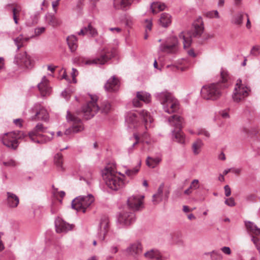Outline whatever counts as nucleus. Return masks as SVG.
<instances>
[{"label":"nucleus","instance_id":"e433bc0d","mask_svg":"<svg viewBox=\"0 0 260 260\" xmlns=\"http://www.w3.org/2000/svg\"><path fill=\"white\" fill-rule=\"evenodd\" d=\"M243 15L241 13H238L235 15L231 20V22L235 25L241 26L243 23Z\"/></svg>","mask_w":260,"mask_h":260},{"label":"nucleus","instance_id":"f257e3e1","mask_svg":"<svg viewBox=\"0 0 260 260\" xmlns=\"http://www.w3.org/2000/svg\"><path fill=\"white\" fill-rule=\"evenodd\" d=\"M221 81L203 86L201 94L203 98L207 100H216L222 95V90L228 87L230 75L224 69L220 70Z\"/></svg>","mask_w":260,"mask_h":260},{"label":"nucleus","instance_id":"a18cd8bd","mask_svg":"<svg viewBox=\"0 0 260 260\" xmlns=\"http://www.w3.org/2000/svg\"><path fill=\"white\" fill-rule=\"evenodd\" d=\"M251 240L253 243L255 244L257 249L258 250L260 253V240L258 238H255L254 237H253Z\"/></svg>","mask_w":260,"mask_h":260},{"label":"nucleus","instance_id":"338daca9","mask_svg":"<svg viewBox=\"0 0 260 260\" xmlns=\"http://www.w3.org/2000/svg\"><path fill=\"white\" fill-rule=\"evenodd\" d=\"M218 158L219 159H221L222 160H225V154H224V153L223 152H221L220 154L218 156Z\"/></svg>","mask_w":260,"mask_h":260},{"label":"nucleus","instance_id":"c9c22d12","mask_svg":"<svg viewBox=\"0 0 260 260\" xmlns=\"http://www.w3.org/2000/svg\"><path fill=\"white\" fill-rule=\"evenodd\" d=\"M165 8L166 5L164 4H161L158 2L152 3L150 6L152 12L153 14L157 13V12L155 11V9L157 8L159 11H161L164 10Z\"/></svg>","mask_w":260,"mask_h":260},{"label":"nucleus","instance_id":"1a4fd4ad","mask_svg":"<svg viewBox=\"0 0 260 260\" xmlns=\"http://www.w3.org/2000/svg\"><path fill=\"white\" fill-rule=\"evenodd\" d=\"M94 201V197L91 194L79 196L72 201V207L77 211H82L83 213H85L86 209L91 205Z\"/></svg>","mask_w":260,"mask_h":260},{"label":"nucleus","instance_id":"49530a36","mask_svg":"<svg viewBox=\"0 0 260 260\" xmlns=\"http://www.w3.org/2000/svg\"><path fill=\"white\" fill-rule=\"evenodd\" d=\"M225 204L229 206L233 207L235 206V200L233 198H230L225 200Z\"/></svg>","mask_w":260,"mask_h":260},{"label":"nucleus","instance_id":"4d7b16f0","mask_svg":"<svg viewBox=\"0 0 260 260\" xmlns=\"http://www.w3.org/2000/svg\"><path fill=\"white\" fill-rule=\"evenodd\" d=\"M203 37L204 40L207 41L209 39L213 38L214 37V35L213 34H205Z\"/></svg>","mask_w":260,"mask_h":260},{"label":"nucleus","instance_id":"9d476101","mask_svg":"<svg viewBox=\"0 0 260 260\" xmlns=\"http://www.w3.org/2000/svg\"><path fill=\"white\" fill-rule=\"evenodd\" d=\"M67 119L68 121L73 122V125L66 130L64 132L66 135H69L72 133H77L83 130L81 119L72 115L69 111L67 112Z\"/></svg>","mask_w":260,"mask_h":260},{"label":"nucleus","instance_id":"de8ad7c7","mask_svg":"<svg viewBox=\"0 0 260 260\" xmlns=\"http://www.w3.org/2000/svg\"><path fill=\"white\" fill-rule=\"evenodd\" d=\"M21 11V7L19 5H16V7L12 8L13 16H17Z\"/></svg>","mask_w":260,"mask_h":260},{"label":"nucleus","instance_id":"c85d7f7f","mask_svg":"<svg viewBox=\"0 0 260 260\" xmlns=\"http://www.w3.org/2000/svg\"><path fill=\"white\" fill-rule=\"evenodd\" d=\"M46 22L50 25L55 27L59 26L62 23L61 21L54 15L47 14L45 16Z\"/></svg>","mask_w":260,"mask_h":260},{"label":"nucleus","instance_id":"6e6552de","mask_svg":"<svg viewBox=\"0 0 260 260\" xmlns=\"http://www.w3.org/2000/svg\"><path fill=\"white\" fill-rule=\"evenodd\" d=\"M46 131V128L43 126L41 123L37 124L34 129L30 132L27 135V138H29L31 141L37 143H44L50 141L53 138L54 133H51V137H49L40 133H44Z\"/></svg>","mask_w":260,"mask_h":260},{"label":"nucleus","instance_id":"39448f33","mask_svg":"<svg viewBox=\"0 0 260 260\" xmlns=\"http://www.w3.org/2000/svg\"><path fill=\"white\" fill-rule=\"evenodd\" d=\"M27 135L23 131H16L5 133L0 137L2 143L7 148L13 150L17 149L19 140L26 141Z\"/></svg>","mask_w":260,"mask_h":260},{"label":"nucleus","instance_id":"8fccbe9b","mask_svg":"<svg viewBox=\"0 0 260 260\" xmlns=\"http://www.w3.org/2000/svg\"><path fill=\"white\" fill-rule=\"evenodd\" d=\"M199 187V180L197 179H194L192 180L190 185V188H192V189H196L198 188Z\"/></svg>","mask_w":260,"mask_h":260},{"label":"nucleus","instance_id":"c03bdc74","mask_svg":"<svg viewBox=\"0 0 260 260\" xmlns=\"http://www.w3.org/2000/svg\"><path fill=\"white\" fill-rule=\"evenodd\" d=\"M133 136L135 139V141L133 143L132 147L129 148V151H130L131 149L133 148L136 145L140 142V138L137 134L134 133Z\"/></svg>","mask_w":260,"mask_h":260},{"label":"nucleus","instance_id":"5fc2aeb1","mask_svg":"<svg viewBox=\"0 0 260 260\" xmlns=\"http://www.w3.org/2000/svg\"><path fill=\"white\" fill-rule=\"evenodd\" d=\"M224 192H225V196L226 197H229L231 194V190L230 186L228 185H226L224 187Z\"/></svg>","mask_w":260,"mask_h":260},{"label":"nucleus","instance_id":"cd10ccee","mask_svg":"<svg viewBox=\"0 0 260 260\" xmlns=\"http://www.w3.org/2000/svg\"><path fill=\"white\" fill-rule=\"evenodd\" d=\"M139 115L144 122L146 128L150 127L153 119L150 114L147 111L143 110L139 113Z\"/></svg>","mask_w":260,"mask_h":260},{"label":"nucleus","instance_id":"13d9d810","mask_svg":"<svg viewBox=\"0 0 260 260\" xmlns=\"http://www.w3.org/2000/svg\"><path fill=\"white\" fill-rule=\"evenodd\" d=\"M118 248L116 246H112L109 249V251L112 253H116L118 252Z\"/></svg>","mask_w":260,"mask_h":260},{"label":"nucleus","instance_id":"e2e57ef3","mask_svg":"<svg viewBox=\"0 0 260 260\" xmlns=\"http://www.w3.org/2000/svg\"><path fill=\"white\" fill-rule=\"evenodd\" d=\"M59 1H60V0H56L55 1H53L52 2V7L55 12L56 11L55 8L56 7H57L58 5H59Z\"/></svg>","mask_w":260,"mask_h":260},{"label":"nucleus","instance_id":"423d86ee","mask_svg":"<svg viewBox=\"0 0 260 260\" xmlns=\"http://www.w3.org/2000/svg\"><path fill=\"white\" fill-rule=\"evenodd\" d=\"M100 54V57L92 59L79 57L78 58V61L80 64L91 65L98 63L104 64L114 56L115 53L114 50H109L104 48L101 51Z\"/></svg>","mask_w":260,"mask_h":260},{"label":"nucleus","instance_id":"aec40b11","mask_svg":"<svg viewBox=\"0 0 260 260\" xmlns=\"http://www.w3.org/2000/svg\"><path fill=\"white\" fill-rule=\"evenodd\" d=\"M38 89L42 96L49 95L51 92V88L49 85V81L46 76H44L40 83L38 84Z\"/></svg>","mask_w":260,"mask_h":260},{"label":"nucleus","instance_id":"37998d69","mask_svg":"<svg viewBox=\"0 0 260 260\" xmlns=\"http://www.w3.org/2000/svg\"><path fill=\"white\" fill-rule=\"evenodd\" d=\"M259 53L260 50L259 46L258 45L253 46L250 51V54L254 56H257Z\"/></svg>","mask_w":260,"mask_h":260},{"label":"nucleus","instance_id":"58836bf2","mask_svg":"<svg viewBox=\"0 0 260 260\" xmlns=\"http://www.w3.org/2000/svg\"><path fill=\"white\" fill-rule=\"evenodd\" d=\"M203 145V143L200 139H198L192 144V150L194 154H198L200 152V149Z\"/></svg>","mask_w":260,"mask_h":260},{"label":"nucleus","instance_id":"9b49d317","mask_svg":"<svg viewBox=\"0 0 260 260\" xmlns=\"http://www.w3.org/2000/svg\"><path fill=\"white\" fill-rule=\"evenodd\" d=\"M178 49V41L177 37H171L166 40L165 43L159 46V50L167 53H175Z\"/></svg>","mask_w":260,"mask_h":260},{"label":"nucleus","instance_id":"bf43d9fd","mask_svg":"<svg viewBox=\"0 0 260 260\" xmlns=\"http://www.w3.org/2000/svg\"><path fill=\"white\" fill-rule=\"evenodd\" d=\"M22 119L20 118L16 119L14 120V123L18 125L19 127H21L22 126Z\"/></svg>","mask_w":260,"mask_h":260},{"label":"nucleus","instance_id":"052dcab7","mask_svg":"<svg viewBox=\"0 0 260 260\" xmlns=\"http://www.w3.org/2000/svg\"><path fill=\"white\" fill-rule=\"evenodd\" d=\"M77 72H78V71L76 69H75V68L72 69V76L73 77V80L75 83L76 82L75 77L77 75Z\"/></svg>","mask_w":260,"mask_h":260},{"label":"nucleus","instance_id":"a211bd4d","mask_svg":"<svg viewBox=\"0 0 260 260\" xmlns=\"http://www.w3.org/2000/svg\"><path fill=\"white\" fill-rule=\"evenodd\" d=\"M144 196H133L127 199V205L134 211L139 210L142 207V200Z\"/></svg>","mask_w":260,"mask_h":260},{"label":"nucleus","instance_id":"dca6fc26","mask_svg":"<svg viewBox=\"0 0 260 260\" xmlns=\"http://www.w3.org/2000/svg\"><path fill=\"white\" fill-rule=\"evenodd\" d=\"M55 226L57 233H67L74 227L73 224H69L61 218L58 217L55 219Z\"/></svg>","mask_w":260,"mask_h":260},{"label":"nucleus","instance_id":"f8f14e48","mask_svg":"<svg viewBox=\"0 0 260 260\" xmlns=\"http://www.w3.org/2000/svg\"><path fill=\"white\" fill-rule=\"evenodd\" d=\"M241 83L242 81L240 79L237 81L233 94V99L237 103L240 102L247 97L249 91L248 88L246 86H243Z\"/></svg>","mask_w":260,"mask_h":260},{"label":"nucleus","instance_id":"ddd939ff","mask_svg":"<svg viewBox=\"0 0 260 260\" xmlns=\"http://www.w3.org/2000/svg\"><path fill=\"white\" fill-rule=\"evenodd\" d=\"M32 110L35 113V115L32 117V120L46 121L48 119V113L46 109L41 104H36L32 108Z\"/></svg>","mask_w":260,"mask_h":260},{"label":"nucleus","instance_id":"774afa93","mask_svg":"<svg viewBox=\"0 0 260 260\" xmlns=\"http://www.w3.org/2000/svg\"><path fill=\"white\" fill-rule=\"evenodd\" d=\"M56 67H52L51 65H48L47 67L48 70L53 73L56 69Z\"/></svg>","mask_w":260,"mask_h":260},{"label":"nucleus","instance_id":"0e129e2a","mask_svg":"<svg viewBox=\"0 0 260 260\" xmlns=\"http://www.w3.org/2000/svg\"><path fill=\"white\" fill-rule=\"evenodd\" d=\"M188 54L192 57H195L196 56V53H194L193 49H190L188 51Z\"/></svg>","mask_w":260,"mask_h":260},{"label":"nucleus","instance_id":"6e6d98bb","mask_svg":"<svg viewBox=\"0 0 260 260\" xmlns=\"http://www.w3.org/2000/svg\"><path fill=\"white\" fill-rule=\"evenodd\" d=\"M45 27H41L35 29V32L36 35H40L45 31Z\"/></svg>","mask_w":260,"mask_h":260},{"label":"nucleus","instance_id":"864d4df0","mask_svg":"<svg viewBox=\"0 0 260 260\" xmlns=\"http://www.w3.org/2000/svg\"><path fill=\"white\" fill-rule=\"evenodd\" d=\"M221 250L225 254L230 255L231 253V250L229 247H223L221 248Z\"/></svg>","mask_w":260,"mask_h":260},{"label":"nucleus","instance_id":"473e14b6","mask_svg":"<svg viewBox=\"0 0 260 260\" xmlns=\"http://www.w3.org/2000/svg\"><path fill=\"white\" fill-rule=\"evenodd\" d=\"M160 23L162 26L168 27L171 22V17L167 13H162L159 19Z\"/></svg>","mask_w":260,"mask_h":260},{"label":"nucleus","instance_id":"603ef678","mask_svg":"<svg viewBox=\"0 0 260 260\" xmlns=\"http://www.w3.org/2000/svg\"><path fill=\"white\" fill-rule=\"evenodd\" d=\"M146 22L147 23L146 25V30L145 32H147L148 30L150 31L152 29V23L151 21L146 20Z\"/></svg>","mask_w":260,"mask_h":260},{"label":"nucleus","instance_id":"0eeeda50","mask_svg":"<svg viewBox=\"0 0 260 260\" xmlns=\"http://www.w3.org/2000/svg\"><path fill=\"white\" fill-rule=\"evenodd\" d=\"M168 121L175 127V129L172 131L174 141L181 144L185 143V136L181 131L184 122L183 118L177 115H174L169 118Z\"/></svg>","mask_w":260,"mask_h":260},{"label":"nucleus","instance_id":"393cba45","mask_svg":"<svg viewBox=\"0 0 260 260\" xmlns=\"http://www.w3.org/2000/svg\"><path fill=\"white\" fill-rule=\"evenodd\" d=\"M144 256L149 259L154 260H164L162 254L159 250L152 249L144 253Z\"/></svg>","mask_w":260,"mask_h":260},{"label":"nucleus","instance_id":"72a5a7b5","mask_svg":"<svg viewBox=\"0 0 260 260\" xmlns=\"http://www.w3.org/2000/svg\"><path fill=\"white\" fill-rule=\"evenodd\" d=\"M54 163L58 169L60 170L63 171V156L61 153H57L54 157Z\"/></svg>","mask_w":260,"mask_h":260},{"label":"nucleus","instance_id":"412c9836","mask_svg":"<svg viewBox=\"0 0 260 260\" xmlns=\"http://www.w3.org/2000/svg\"><path fill=\"white\" fill-rule=\"evenodd\" d=\"M143 247L140 242L137 241L131 244L126 249V251L135 258L141 254Z\"/></svg>","mask_w":260,"mask_h":260},{"label":"nucleus","instance_id":"f03ea898","mask_svg":"<svg viewBox=\"0 0 260 260\" xmlns=\"http://www.w3.org/2000/svg\"><path fill=\"white\" fill-rule=\"evenodd\" d=\"M91 100L82 107L81 112L85 119L88 120L92 118L101 110L103 114H107L111 110L110 103L105 101L101 104V107L97 105L98 99L96 95H90Z\"/></svg>","mask_w":260,"mask_h":260},{"label":"nucleus","instance_id":"79ce46f5","mask_svg":"<svg viewBox=\"0 0 260 260\" xmlns=\"http://www.w3.org/2000/svg\"><path fill=\"white\" fill-rule=\"evenodd\" d=\"M212 260H222V255L219 251L213 250L209 253Z\"/></svg>","mask_w":260,"mask_h":260},{"label":"nucleus","instance_id":"4c0bfd02","mask_svg":"<svg viewBox=\"0 0 260 260\" xmlns=\"http://www.w3.org/2000/svg\"><path fill=\"white\" fill-rule=\"evenodd\" d=\"M164 187V184H161L157 189V193L153 195L152 202L154 203V204L157 203V199H161Z\"/></svg>","mask_w":260,"mask_h":260},{"label":"nucleus","instance_id":"09e8293b","mask_svg":"<svg viewBox=\"0 0 260 260\" xmlns=\"http://www.w3.org/2000/svg\"><path fill=\"white\" fill-rule=\"evenodd\" d=\"M133 104L134 107H140L142 106V101L136 96L133 100Z\"/></svg>","mask_w":260,"mask_h":260},{"label":"nucleus","instance_id":"c756f323","mask_svg":"<svg viewBox=\"0 0 260 260\" xmlns=\"http://www.w3.org/2000/svg\"><path fill=\"white\" fill-rule=\"evenodd\" d=\"M67 41L71 51L72 52L76 51L78 46L77 37L74 35H71L67 38Z\"/></svg>","mask_w":260,"mask_h":260},{"label":"nucleus","instance_id":"f3484780","mask_svg":"<svg viewBox=\"0 0 260 260\" xmlns=\"http://www.w3.org/2000/svg\"><path fill=\"white\" fill-rule=\"evenodd\" d=\"M109 220L108 217L104 216L101 217L99 226V236L102 241H104L105 236L109 229Z\"/></svg>","mask_w":260,"mask_h":260},{"label":"nucleus","instance_id":"3c124183","mask_svg":"<svg viewBox=\"0 0 260 260\" xmlns=\"http://www.w3.org/2000/svg\"><path fill=\"white\" fill-rule=\"evenodd\" d=\"M198 135H204L207 138H209L210 136V133L205 129H202L199 130L198 132Z\"/></svg>","mask_w":260,"mask_h":260},{"label":"nucleus","instance_id":"680f3d73","mask_svg":"<svg viewBox=\"0 0 260 260\" xmlns=\"http://www.w3.org/2000/svg\"><path fill=\"white\" fill-rule=\"evenodd\" d=\"M4 164L7 166H15L16 165V163L14 160H11L7 162H4Z\"/></svg>","mask_w":260,"mask_h":260},{"label":"nucleus","instance_id":"7c9ffc66","mask_svg":"<svg viewBox=\"0 0 260 260\" xmlns=\"http://www.w3.org/2000/svg\"><path fill=\"white\" fill-rule=\"evenodd\" d=\"M161 161V158L159 156L155 158L148 156L146 160L147 165L152 168H155Z\"/></svg>","mask_w":260,"mask_h":260},{"label":"nucleus","instance_id":"2eb2a0df","mask_svg":"<svg viewBox=\"0 0 260 260\" xmlns=\"http://www.w3.org/2000/svg\"><path fill=\"white\" fill-rule=\"evenodd\" d=\"M135 219L134 212L124 211L119 214L118 222L122 225L127 226L135 222Z\"/></svg>","mask_w":260,"mask_h":260},{"label":"nucleus","instance_id":"a878e982","mask_svg":"<svg viewBox=\"0 0 260 260\" xmlns=\"http://www.w3.org/2000/svg\"><path fill=\"white\" fill-rule=\"evenodd\" d=\"M78 35L84 36L87 34H89L91 37H95L98 35L96 29L93 27L91 23H89L87 26H85L82 28L80 31L78 32Z\"/></svg>","mask_w":260,"mask_h":260},{"label":"nucleus","instance_id":"ea45409f","mask_svg":"<svg viewBox=\"0 0 260 260\" xmlns=\"http://www.w3.org/2000/svg\"><path fill=\"white\" fill-rule=\"evenodd\" d=\"M141 162H139L138 166L131 169H127L125 171V174L129 177H132L136 175L139 171V168L140 166Z\"/></svg>","mask_w":260,"mask_h":260},{"label":"nucleus","instance_id":"bb28decb","mask_svg":"<svg viewBox=\"0 0 260 260\" xmlns=\"http://www.w3.org/2000/svg\"><path fill=\"white\" fill-rule=\"evenodd\" d=\"M19 202V198L16 194L10 192H7V204L9 207L11 208L16 207Z\"/></svg>","mask_w":260,"mask_h":260},{"label":"nucleus","instance_id":"20e7f679","mask_svg":"<svg viewBox=\"0 0 260 260\" xmlns=\"http://www.w3.org/2000/svg\"><path fill=\"white\" fill-rule=\"evenodd\" d=\"M102 175L107 186L113 190L119 189L124 185L123 180L111 166L106 167L102 171Z\"/></svg>","mask_w":260,"mask_h":260},{"label":"nucleus","instance_id":"6ab92c4d","mask_svg":"<svg viewBox=\"0 0 260 260\" xmlns=\"http://www.w3.org/2000/svg\"><path fill=\"white\" fill-rule=\"evenodd\" d=\"M120 82L118 78L113 76L107 81L104 86L105 90L108 92H115L118 90Z\"/></svg>","mask_w":260,"mask_h":260},{"label":"nucleus","instance_id":"69168bd1","mask_svg":"<svg viewBox=\"0 0 260 260\" xmlns=\"http://www.w3.org/2000/svg\"><path fill=\"white\" fill-rule=\"evenodd\" d=\"M205 15L206 16V17H207L208 18H213V17H214L213 11L207 12L205 14Z\"/></svg>","mask_w":260,"mask_h":260},{"label":"nucleus","instance_id":"b1692460","mask_svg":"<svg viewBox=\"0 0 260 260\" xmlns=\"http://www.w3.org/2000/svg\"><path fill=\"white\" fill-rule=\"evenodd\" d=\"M125 121L130 128H135L138 125L139 118L135 112H129L125 116Z\"/></svg>","mask_w":260,"mask_h":260},{"label":"nucleus","instance_id":"f704fd0d","mask_svg":"<svg viewBox=\"0 0 260 260\" xmlns=\"http://www.w3.org/2000/svg\"><path fill=\"white\" fill-rule=\"evenodd\" d=\"M136 96L142 102L148 103L150 102V94L144 91H138Z\"/></svg>","mask_w":260,"mask_h":260},{"label":"nucleus","instance_id":"4be33fe9","mask_svg":"<svg viewBox=\"0 0 260 260\" xmlns=\"http://www.w3.org/2000/svg\"><path fill=\"white\" fill-rule=\"evenodd\" d=\"M156 99L159 101L163 107L165 105L168 104L174 97L172 94L167 91H162L161 92L156 93L155 94Z\"/></svg>","mask_w":260,"mask_h":260},{"label":"nucleus","instance_id":"5701e85b","mask_svg":"<svg viewBox=\"0 0 260 260\" xmlns=\"http://www.w3.org/2000/svg\"><path fill=\"white\" fill-rule=\"evenodd\" d=\"M179 108L178 101L175 98L172 99L168 104L165 105L163 107L164 111L169 114L176 112Z\"/></svg>","mask_w":260,"mask_h":260},{"label":"nucleus","instance_id":"7ed1b4c3","mask_svg":"<svg viewBox=\"0 0 260 260\" xmlns=\"http://www.w3.org/2000/svg\"><path fill=\"white\" fill-rule=\"evenodd\" d=\"M204 30V23L201 17H199L192 23V29L187 32H181L179 37L183 40L184 48H188L192 42V37L199 38Z\"/></svg>","mask_w":260,"mask_h":260},{"label":"nucleus","instance_id":"4468645a","mask_svg":"<svg viewBox=\"0 0 260 260\" xmlns=\"http://www.w3.org/2000/svg\"><path fill=\"white\" fill-rule=\"evenodd\" d=\"M14 63L19 66H24L27 68H31L32 61L30 57L26 52L17 53L14 58Z\"/></svg>","mask_w":260,"mask_h":260},{"label":"nucleus","instance_id":"2f4dec72","mask_svg":"<svg viewBox=\"0 0 260 260\" xmlns=\"http://www.w3.org/2000/svg\"><path fill=\"white\" fill-rule=\"evenodd\" d=\"M245 226L248 232L256 235H260V228H258L253 223L250 221L245 222Z\"/></svg>","mask_w":260,"mask_h":260},{"label":"nucleus","instance_id":"a19ab883","mask_svg":"<svg viewBox=\"0 0 260 260\" xmlns=\"http://www.w3.org/2000/svg\"><path fill=\"white\" fill-rule=\"evenodd\" d=\"M24 38L22 35H19L18 37L14 39L15 44L17 46V51L23 46Z\"/></svg>","mask_w":260,"mask_h":260}]
</instances>
